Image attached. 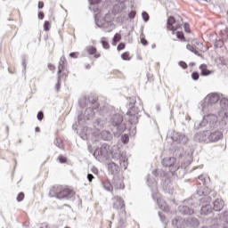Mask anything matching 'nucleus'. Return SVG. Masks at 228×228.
I'll use <instances>...</instances> for the list:
<instances>
[{
	"label": "nucleus",
	"instance_id": "f257e3e1",
	"mask_svg": "<svg viewBox=\"0 0 228 228\" xmlns=\"http://www.w3.org/2000/svg\"><path fill=\"white\" fill-rule=\"evenodd\" d=\"M219 106L216 110V114H208L200 122H197L196 126L207 127V129H224L227 126L228 118V99L221 98Z\"/></svg>",
	"mask_w": 228,
	"mask_h": 228
},
{
	"label": "nucleus",
	"instance_id": "f03ea898",
	"mask_svg": "<svg viewBox=\"0 0 228 228\" xmlns=\"http://www.w3.org/2000/svg\"><path fill=\"white\" fill-rule=\"evenodd\" d=\"M197 122L200 121H196L194 123L195 127H197L198 129H200V127H205V129L207 130L197 133L194 135L195 142H200L203 143H216V142H220V140L224 138V134L222 133V131H220L224 128H208L206 126H200V125H197Z\"/></svg>",
	"mask_w": 228,
	"mask_h": 228
},
{
	"label": "nucleus",
	"instance_id": "7ed1b4c3",
	"mask_svg": "<svg viewBox=\"0 0 228 228\" xmlns=\"http://www.w3.org/2000/svg\"><path fill=\"white\" fill-rule=\"evenodd\" d=\"M111 156L112 160L108 164V171L111 175H117L120 172V168H124V170L127 168V159L119 149L113 150Z\"/></svg>",
	"mask_w": 228,
	"mask_h": 228
},
{
	"label": "nucleus",
	"instance_id": "20e7f679",
	"mask_svg": "<svg viewBox=\"0 0 228 228\" xmlns=\"http://www.w3.org/2000/svg\"><path fill=\"white\" fill-rule=\"evenodd\" d=\"M218 101H220V94L216 93L209 94L200 102L199 108L202 113L215 115L218 108Z\"/></svg>",
	"mask_w": 228,
	"mask_h": 228
},
{
	"label": "nucleus",
	"instance_id": "39448f33",
	"mask_svg": "<svg viewBox=\"0 0 228 228\" xmlns=\"http://www.w3.org/2000/svg\"><path fill=\"white\" fill-rule=\"evenodd\" d=\"M49 196L56 197V199L59 200L65 199L66 200H74L76 197V192L67 187H63L61 185H55L50 190Z\"/></svg>",
	"mask_w": 228,
	"mask_h": 228
},
{
	"label": "nucleus",
	"instance_id": "423d86ee",
	"mask_svg": "<svg viewBox=\"0 0 228 228\" xmlns=\"http://www.w3.org/2000/svg\"><path fill=\"white\" fill-rule=\"evenodd\" d=\"M109 123L114 132V136H119L126 131V123H124V117L120 114H114L110 117Z\"/></svg>",
	"mask_w": 228,
	"mask_h": 228
},
{
	"label": "nucleus",
	"instance_id": "0eeeda50",
	"mask_svg": "<svg viewBox=\"0 0 228 228\" xmlns=\"http://www.w3.org/2000/svg\"><path fill=\"white\" fill-rule=\"evenodd\" d=\"M94 156L98 161H106L110 157V145L103 143L100 148L94 151Z\"/></svg>",
	"mask_w": 228,
	"mask_h": 228
},
{
	"label": "nucleus",
	"instance_id": "6e6552de",
	"mask_svg": "<svg viewBox=\"0 0 228 228\" xmlns=\"http://www.w3.org/2000/svg\"><path fill=\"white\" fill-rule=\"evenodd\" d=\"M96 26L98 28H102L106 33H111L112 30L115 29V24L111 21H104L103 23L99 21V20H95Z\"/></svg>",
	"mask_w": 228,
	"mask_h": 228
},
{
	"label": "nucleus",
	"instance_id": "1a4fd4ad",
	"mask_svg": "<svg viewBox=\"0 0 228 228\" xmlns=\"http://www.w3.org/2000/svg\"><path fill=\"white\" fill-rule=\"evenodd\" d=\"M173 140L176 142V143H181L182 145H186V143H188V136L180 132H175Z\"/></svg>",
	"mask_w": 228,
	"mask_h": 228
},
{
	"label": "nucleus",
	"instance_id": "9d476101",
	"mask_svg": "<svg viewBox=\"0 0 228 228\" xmlns=\"http://www.w3.org/2000/svg\"><path fill=\"white\" fill-rule=\"evenodd\" d=\"M178 211L179 213H181V215H193V213H195L193 208L188 206V203L186 201H184L183 205H180L178 207Z\"/></svg>",
	"mask_w": 228,
	"mask_h": 228
},
{
	"label": "nucleus",
	"instance_id": "9b49d317",
	"mask_svg": "<svg viewBox=\"0 0 228 228\" xmlns=\"http://www.w3.org/2000/svg\"><path fill=\"white\" fill-rule=\"evenodd\" d=\"M175 22V19L174 16H170L167 19V29L168 31H177L179 29V25H174Z\"/></svg>",
	"mask_w": 228,
	"mask_h": 228
},
{
	"label": "nucleus",
	"instance_id": "f8f14e48",
	"mask_svg": "<svg viewBox=\"0 0 228 228\" xmlns=\"http://www.w3.org/2000/svg\"><path fill=\"white\" fill-rule=\"evenodd\" d=\"M100 136L104 142H111L113 140V134L108 130L102 131Z\"/></svg>",
	"mask_w": 228,
	"mask_h": 228
},
{
	"label": "nucleus",
	"instance_id": "ddd939ff",
	"mask_svg": "<svg viewBox=\"0 0 228 228\" xmlns=\"http://www.w3.org/2000/svg\"><path fill=\"white\" fill-rule=\"evenodd\" d=\"M159 208L162 210L165 211V213H168L170 211V207L168 204H167V201L165 200L158 199L157 200Z\"/></svg>",
	"mask_w": 228,
	"mask_h": 228
},
{
	"label": "nucleus",
	"instance_id": "4468645a",
	"mask_svg": "<svg viewBox=\"0 0 228 228\" xmlns=\"http://www.w3.org/2000/svg\"><path fill=\"white\" fill-rule=\"evenodd\" d=\"M112 188H114L115 190H124V182H122L120 178L114 177Z\"/></svg>",
	"mask_w": 228,
	"mask_h": 228
},
{
	"label": "nucleus",
	"instance_id": "2eb2a0df",
	"mask_svg": "<svg viewBox=\"0 0 228 228\" xmlns=\"http://www.w3.org/2000/svg\"><path fill=\"white\" fill-rule=\"evenodd\" d=\"M225 206V203L224 202V200L217 199L214 201V211H222L224 209V207Z\"/></svg>",
	"mask_w": 228,
	"mask_h": 228
},
{
	"label": "nucleus",
	"instance_id": "dca6fc26",
	"mask_svg": "<svg viewBox=\"0 0 228 228\" xmlns=\"http://www.w3.org/2000/svg\"><path fill=\"white\" fill-rule=\"evenodd\" d=\"M94 127L97 131H101V129H103V127L106 126V121L102 118H97L94 123H93Z\"/></svg>",
	"mask_w": 228,
	"mask_h": 228
},
{
	"label": "nucleus",
	"instance_id": "f3484780",
	"mask_svg": "<svg viewBox=\"0 0 228 228\" xmlns=\"http://www.w3.org/2000/svg\"><path fill=\"white\" fill-rule=\"evenodd\" d=\"M175 158L174 157H167L163 159L162 165L163 167H174L175 165Z\"/></svg>",
	"mask_w": 228,
	"mask_h": 228
},
{
	"label": "nucleus",
	"instance_id": "a211bd4d",
	"mask_svg": "<svg viewBox=\"0 0 228 228\" xmlns=\"http://www.w3.org/2000/svg\"><path fill=\"white\" fill-rule=\"evenodd\" d=\"M212 213H213V207H211V205L207 204L201 207L200 215H204L205 216H208V215H211Z\"/></svg>",
	"mask_w": 228,
	"mask_h": 228
},
{
	"label": "nucleus",
	"instance_id": "6ab92c4d",
	"mask_svg": "<svg viewBox=\"0 0 228 228\" xmlns=\"http://www.w3.org/2000/svg\"><path fill=\"white\" fill-rule=\"evenodd\" d=\"M187 225H190L191 227H199V219L190 216L187 219Z\"/></svg>",
	"mask_w": 228,
	"mask_h": 228
},
{
	"label": "nucleus",
	"instance_id": "aec40b11",
	"mask_svg": "<svg viewBox=\"0 0 228 228\" xmlns=\"http://www.w3.org/2000/svg\"><path fill=\"white\" fill-rule=\"evenodd\" d=\"M172 225L175 228L183 227V219L181 218H175L172 220Z\"/></svg>",
	"mask_w": 228,
	"mask_h": 228
},
{
	"label": "nucleus",
	"instance_id": "412c9836",
	"mask_svg": "<svg viewBox=\"0 0 228 228\" xmlns=\"http://www.w3.org/2000/svg\"><path fill=\"white\" fill-rule=\"evenodd\" d=\"M206 64H201L200 69L201 70V76H209L211 74V70L206 69Z\"/></svg>",
	"mask_w": 228,
	"mask_h": 228
},
{
	"label": "nucleus",
	"instance_id": "4be33fe9",
	"mask_svg": "<svg viewBox=\"0 0 228 228\" xmlns=\"http://www.w3.org/2000/svg\"><path fill=\"white\" fill-rule=\"evenodd\" d=\"M120 40H122V35H120L118 33L115 34V36L112 39L113 45H117V44H118V42H120Z\"/></svg>",
	"mask_w": 228,
	"mask_h": 228
},
{
	"label": "nucleus",
	"instance_id": "5701e85b",
	"mask_svg": "<svg viewBox=\"0 0 228 228\" xmlns=\"http://www.w3.org/2000/svg\"><path fill=\"white\" fill-rule=\"evenodd\" d=\"M102 186L104 190L107 191H113V184H110V182H103Z\"/></svg>",
	"mask_w": 228,
	"mask_h": 228
},
{
	"label": "nucleus",
	"instance_id": "b1692460",
	"mask_svg": "<svg viewBox=\"0 0 228 228\" xmlns=\"http://www.w3.org/2000/svg\"><path fill=\"white\" fill-rule=\"evenodd\" d=\"M186 49H188V51H191V53H193L194 54H196V56H200V54H199V51L195 49V46L191 45H187Z\"/></svg>",
	"mask_w": 228,
	"mask_h": 228
},
{
	"label": "nucleus",
	"instance_id": "393cba45",
	"mask_svg": "<svg viewBox=\"0 0 228 228\" xmlns=\"http://www.w3.org/2000/svg\"><path fill=\"white\" fill-rule=\"evenodd\" d=\"M86 49L88 54H91V55L95 54V53H97V49L92 45L87 46Z\"/></svg>",
	"mask_w": 228,
	"mask_h": 228
},
{
	"label": "nucleus",
	"instance_id": "a878e982",
	"mask_svg": "<svg viewBox=\"0 0 228 228\" xmlns=\"http://www.w3.org/2000/svg\"><path fill=\"white\" fill-rule=\"evenodd\" d=\"M162 224H165V225H167V224H168V219H167V216H163V213L159 212L158 213Z\"/></svg>",
	"mask_w": 228,
	"mask_h": 228
},
{
	"label": "nucleus",
	"instance_id": "bb28decb",
	"mask_svg": "<svg viewBox=\"0 0 228 228\" xmlns=\"http://www.w3.org/2000/svg\"><path fill=\"white\" fill-rule=\"evenodd\" d=\"M142 17L144 22H149V13H147V12H143L142 13Z\"/></svg>",
	"mask_w": 228,
	"mask_h": 228
},
{
	"label": "nucleus",
	"instance_id": "cd10ccee",
	"mask_svg": "<svg viewBox=\"0 0 228 228\" xmlns=\"http://www.w3.org/2000/svg\"><path fill=\"white\" fill-rule=\"evenodd\" d=\"M121 140H122L123 143H128L129 142V135H127V134L122 135Z\"/></svg>",
	"mask_w": 228,
	"mask_h": 228
},
{
	"label": "nucleus",
	"instance_id": "c85d7f7f",
	"mask_svg": "<svg viewBox=\"0 0 228 228\" xmlns=\"http://www.w3.org/2000/svg\"><path fill=\"white\" fill-rule=\"evenodd\" d=\"M22 200H24V192H20L17 196V201L22 202Z\"/></svg>",
	"mask_w": 228,
	"mask_h": 228
},
{
	"label": "nucleus",
	"instance_id": "c756f323",
	"mask_svg": "<svg viewBox=\"0 0 228 228\" xmlns=\"http://www.w3.org/2000/svg\"><path fill=\"white\" fill-rule=\"evenodd\" d=\"M199 77H200L199 72H193L191 74V78L193 79V81H199Z\"/></svg>",
	"mask_w": 228,
	"mask_h": 228
},
{
	"label": "nucleus",
	"instance_id": "7c9ffc66",
	"mask_svg": "<svg viewBox=\"0 0 228 228\" xmlns=\"http://www.w3.org/2000/svg\"><path fill=\"white\" fill-rule=\"evenodd\" d=\"M176 37L179 38V40H184V34L181 31L176 32Z\"/></svg>",
	"mask_w": 228,
	"mask_h": 228
},
{
	"label": "nucleus",
	"instance_id": "2f4dec72",
	"mask_svg": "<svg viewBox=\"0 0 228 228\" xmlns=\"http://www.w3.org/2000/svg\"><path fill=\"white\" fill-rule=\"evenodd\" d=\"M102 45L103 49H108L110 47V44L104 40L102 41Z\"/></svg>",
	"mask_w": 228,
	"mask_h": 228
},
{
	"label": "nucleus",
	"instance_id": "473e14b6",
	"mask_svg": "<svg viewBox=\"0 0 228 228\" xmlns=\"http://www.w3.org/2000/svg\"><path fill=\"white\" fill-rule=\"evenodd\" d=\"M121 58H122V60L129 61V53H124L121 55Z\"/></svg>",
	"mask_w": 228,
	"mask_h": 228
},
{
	"label": "nucleus",
	"instance_id": "72a5a7b5",
	"mask_svg": "<svg viewBox=\"0 0 228 228\" xmlns=\"http://www.w3.org/2000/svg\"><path fill=\"white\" fill-rule=\"evenodd\" d=\"M37 120H40V121L44 120V112L43 111H39L37 113Z\"/></svg>",
	"mask_w": 228,
	"mask_h": 228
},
{
	"label": "nucleus",
	"instance_id": "f704fd0d",
	"mask_svg": "<svg viewBox=\"0 0 228 228\" xmlns=\"http://www.w3.org/2000/svg\"><path fill=\"white\" fill-rule=\"evenodd\" d=\"M126 49V44L124 43H120L118 45V51H122Z\"/></svg>",
	"mask_w": 228,
	"mask_h": 228
},
{
	"label": "nucleus",
	"instance_id": "c9c22d12",
	"mask_svg": "<svg viewBox=\"0 0 228 228\" xmlns=\"http://www.w3.org/2000/svg\"><path fill=\"white\" fill-rule=\"evenodd\" d=\"M49 26H51V23L49 21H45V24H44L45 31H49Z\"/></svg>",
	"mask_w": 228,
	"mask_h": 228
},
{
	"label": "nucleus",
	"instance_id": "e433bc0d",
	"mask_svg": "<svg viewBox=\"0 0 228 228\" xmlns=\"http://www.w3.org/2000/svg\"><path fill=\"white\" fill-rule=\"evenodd\" d=\"M58 159H59L60 163H67V159L61 155L59 156Z\"/></svg>",
	"mask_w": 228,
	"mask_h": 228
},
{
	"label": "nucleus",
	"instance_id": "4c0bfd02",
	"mask_svg": "<svg viewBox=\"0 0 228 228\" xmlns=\"http://www.w3.org/2000/svg\"><path fill=\"white\" fill-rule=\"evenodd\" d=\"M179 65H180V67H182V69H188V64H186V62H184L183 61H181L179 62Z\"/></svg>",
	"mask_w": 228,
	"mask_h": 228
},
{
	"label": "nucleus",
	"instance_id": "58836bf2",
	"mask_svg": "<svg viewBox=\"0 0 228 228\" xmlns=\"http://www.w3.org/2000/svg\"><path fill=\"white\" fill-rule=\"evenodd\" d=\"M94 179H95V176H94V175H92V174L87 175V180L89 183H92V181H94Z\"/></svg>",
	"mask_w": 228,
	"mask_h": 228
},
{
	"label": "nucleus",
	"instance_id": "ea45409f",
	"mask_svg": "<svg viewBox=\"0 0 228 228\" xmlns=\"http://www.w3.org/2000/svg\"><path fill=\"white\" fill-rule=\"evenodd\" d=\"M54 143H55L56 147H59V149H61V148H62L61 143H60V140L56 139V140L54 141Z\"/></svg>",
	"mask_w": 228,
	"mask_h": 228
},
{
	"label": "nucleus",
	"instance_id": "a19ab883",
	"mask_svg": "<svg viewBox=\"0 0 228 228\" xmlns=\"http://www.w3.org/2000/svg\"><path fill=\"white\" fill-rule=\"evenodd\" d=\"M141 44H142L143 45H148L149 42L144 37H142L141 38Z\"/></svg>",
	"mask_w": 228,
	"mask_h": 228
},
{
	"label": "nucleus",
	"instance_id": "79ce46f5",
	"mask_svg": "<svg viewBox=\"0 0 228 228\" xmlns=\"http://www.w3.org/2000/svg\"><path fill=\"white\" fill-rule=\"evenodd\" d=\"M184 29L186 33H190V24L185 23L184 24Z\"/></svg>",
	"mask_w": 228,
	"mask_h": 228
},
{
	"label": "nucleus",
	"instance_id": "37998d69",
	"mask_svg": "<svg viewBox=\"0 0 228 228\" xmlns=\"http://www.w3.org/2000/svg\"><path fill=\"white\" fill-rule=\"evenodd\" d=\"M135 15H136V12H131L129 13V18H130V19H134Z\"/></svg>",
	"mask_w": 228,
	"mask_h": 228
},
{
	"label": "nucleus",
	"instance_id": "c03bdc74",
	"mask_svg": "<svg viewBox=\"0 0 228 228\" xmlns=\"http://www.w3.org/2000/svg\"><path fill=\"white\" fill-rule=\"evenodd\" d=\"M70 58H77V53H69Z\"/></svg>",
	"mask_w": 228,
	"mask_h": 228
},
{
	"label": "nucleus",
	"instance_id": "a18cd8bd",
	"mask_svg": "<svg viewBox=\"0 0 228 228\" xmlns=\"http://www.w3.org/2000/svg\"><path fill=\"white\" fill-rule=\"evenodd\" d=\"M38 8H39V10H42V8H44V2L38 3Z\"/></svg>",
	"mask_w": 228,
	"mask_h": 228
},
{
	"label": "nucleus",
	"instance_id": "49530a36",
	"mask_svg": "<svg viewBox=\"0 0 228 228\" xmlns=\"http://www.w3.org/2000/svg\"><path fill=\"white\" fill-rule=\"evenodd\" d=\"M23 70L26 71V59L22 61Z\"/></svg>",
	"mask_w": 228,
	"mask_h": 228
},
{
	"label": "nucleus",
	"instance_id": "de8ad7c7",
	"mask_svg": "<svg viewBox=\"0 0 228 228\" xmlns=\"http://www.w3.org/2000/svg\"><path fill=\"white\" fill-rule=\"evenodd\" d=\"M38 19H40L41 20L44 19V12L38 13Z\"/></svg>",
	"mask_w": 228,
	"mask_h": 228
},
{
	"label": "nucleus",
	"instance_id": "09e8293b",
	"mask_svg": "<svg viewBox=\"0 0 228 228\" xmlns=\"http://www.w3.org/2000/svg\"><path fill=\"white\" fill-rule=\"evenodd\" d=\"M48 68H49V69L52 70V71L54 70V69H55V68H54V65H53V64H48Z\"/></svg>",
	"mask_w": 228,
	"mask_h": 228
},
{
	"label": "nucleus",
	"instance_id": "8fccbe9b",
	"mask_svg": "<svg viewBox=\"0 0 228 228\" xmlns=\"http://www.w3.org/2000/svg\"><path fill=\"white\" fill-rule=\"evenodd\" d=\"M57 74L58 75L61 74V62H60L59 70H58Z\"/></svg>",
	"mask_w": 228,
	"mask_h": 228
},
{
	"label": "nucleus",
	"instance_id": "3c124183",
	"mask_svg": "<svg viewBox=\"0 0 228 228\" xmlns=\"http://www.w3.org/2000/svg\"><path fill=\"white\" fill-rule=\"evenodd\" d=\"M89 101L92 104H95V102H97L96 99L92 100V98H89Z\"/></svg>",
	"mask_w": 228,
	"mask_h": 228
},
{
	"label": "nucleus",
	"instance_id": "603ef678",
	"mask_svg": "<svg viewBox=\"0 0 228 228\" xmlns=\"http://www.w3.org/2000/svg\"><path fill=\"white\" fill-rule=\"evenodd\" d=\"M102 0H92L94 4H99Z\"/></svg>",
	"mask_w": 228,
	"mask_h": 228
},
{
	"label": "nucleus",
	"instance_id": "864d4df0",
	"mask_svg": "<svg viewBox=\"0 0 228 228\" xmlns=\"http://www.w3.org/2000/svg\"><path fill=\"white\" fill-rule=\"evenodd\" d=\"M88 112L93 113L92 108L86 109V113H88Z\"/></svg>",
	"mask_w": 228,
	"mask_h": 228
},
{
	"label": "nucleus",
	"instance_id": "5fc2aeb1",
	"mask_svg": "<svg viewBox=\"0 0 228 228\" xmlns=\"http://www.w3.org/2000/svg\"><path fill=\"white\" fill-rule=\"evenodd\" d=\"M199 179H200V181H204V175H200L199 177H198Z\"/></svg>",
	"mask_w": 228,
	"mask_h": 228
},
{
	"label": "nucleus",
	"instance_id": "6e6d98bb",
	"mask_svg": "<svg viewBox=\"0 0 228 228\" xmlns=\"http://www.w3.org/2000/svg\"><path fill=\"white\" fill-rule=\"evenodd\" d=\"M35 131H36V133H40V127H36V129H35Z\"/></svg>",
	"mask_w": 228,
	"mask_h": 228
},
{
	"label": "nucleus",
	"instance_id": "4d7b16f0",
	"mask_svg": "<svg viewBox=\"0 0 228 228\" xmlns=\"http://www.w3.org/2000/svg\"><path fill=\"white\" fill-rule=\"evenodd\" d=\"M60 85V80L57 82V85H56V88H57V90H59L60 89V87H58V86Z\"/></svg>",
	"mask_w": 228,
	"mask_h": 228
},
{
	"label": "nucleus",
	"instance_id": "13d9d810",
	"mask_svg": "<svg viewBox=\"0 0 228 228\" xmlns=\"http://www.w3.org/2000/svg\"><path fill=\"white\" fill-rule=\"evenodd\" d=\"M94 58H101V54H95Z\"/></svg>",
	"mask_w": 228,
	"mask_h": 228
},
{
	"label": "nucleus",
	"instance_id": "bf43d9fd",
	"mask_svg": "<svg viewBox=\"0 0 228 228\" xmlns=\"http://www.w3.org/2000/svg\"><path fill=\"white\" fill-rule=\"evenodd\" d=\"M151 47H152V49L156 48V45H152Z\"/></svg>",
	"mask_w": 228,
	"mask_h": 228
},
{
	"label": "nucleus",
	"instance_id": "052dcab7",
	"mask_svg": "<svg viewBox=\"0 0 228 228\" xmlns=\"http://www.w3.org/2000/svg\"><path fill=\"white\" fill-rule=\"evenodd\" d=\"M91 68V66H90V64H88L87 66H86V69H90Z\"/></svg>",
	"mask_w": 228,
	"mask_h": 228
},
{
	"label": "nucleus",
	"instance_id": "680f3d73",
	"mask_svg": "<svg viewBox=\"0 0 228 228\" xmlns=\"http://www.w3.org/2000/svg\"><path fill=\"white\" fill-rule=\"evenodd\" d=\"M176 169H177V167H175V169H171V170H173V172H175Z\"/></svg>",
	"mask_w": 228,
	"mask_h": 228
},
{
	"label": "nucleus",
	"instance_id": "e2e57ef3",
	"mask_svg": "<svg viewBox=\"0 0 228 228\" xmlns=\"http://www.w3.org/2000/svg\"><path fill=\"white\" fill-rule=\"evenodd\" d=\"M191 65H195V63H191Z\"/></svg>",
	"mask_w": 228,
	"mask_h": 228
},
{
	"label": "nucleus",
	"instance_id": "0e129e2a",
	"mask_svg": "<svg viewBox=\"0 0 228 228\" xmlns=\"http://www.w3.org/2000/svg\"><path fill=\"white\" fill-rule=\"evenodd\" d=\"M64 228H70V227H69V226H66V227H64Z\"/></svg>",
	"mask_w": 228,
	"mask_h": 228
},
{
	"label": "nucleus",
	"instance_id": "69168bd1",
	"mask_svg": "<svg viewBox=\"0 0 228 228\" xmlns=\"http://www.w3.org/2000/svg\"><path fill=\"white\" fill-rule=\"evenodd\" d=\"M131 112H127V115H129Z\"/></svg>",
	"mask_w": 228,
	"mask_h": 228
},
{
	"label": "nucleus",
	"instance_id": "338daca9",
	"mask_svg": "<svg viewBox=\"0 0 228 228\" xmlns=\"http://www.w3.org/2000/svg\"><path fill=\"white\" fill-rule=\"evenodd\" d=\"M158 65H159V62H158Z\"/></svg>",
	"mask_w": 228,
	"mask_h": 228
}]
</instances>
